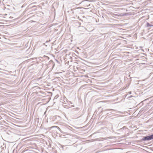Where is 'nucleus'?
I'll return each mask as SVG.
<instances>
[{
	"mask_svg": "<svg viewBox=\"0 0 153 153\" xmlns=\"http://www.w3.org/2000/svg\"><path fill=\"white\" fill-rule=\"evenodd\" d=\"M126 13H125L124 14H123L122 16H126Z\"/></svg>",
	"mask_w": 153,
	"mask_h": 153,
	"instance_id": "obj_6",
	"label": "nucleus"
},
{
	"mask_svg": "<svg viewBox=\"0 0 153 153\" xmlns=\"http://www.w3.org/2000/svg\"><path fill=\"white\" fill-rule=\"evenodd\" d=\"M56 127L59 129V131H61V129H60V128L59 127H58L57 126H56Z\"/></svg>",
	"mask_w": 153,
	"mask_h": 153,
	"instance_id": "obj_5",
	"label": "nucleus"
},
{
	"mask_svg": "<svg viewBox=\"0 0 153 153\" xmlns=\"http://www.w3.org/2000/svg\"><path fill=\"white\" fill-rule=\"evenodd\" d=\"M74 110L75 109V110H79V108H76L75 109L74 108Z\"/></svg>",
	"mask_w": 153,
	"mask_h": 153,
	"instance_id": "obj_4",
	"label": "nucleus"
},
{
	"mask_svg": "<svg viewBox=\"0 0 153 153\" xmlns=\"http://www.w3.org/2000/svg\"><path fill=\"white\" fill-rule=\"evenodd\" d=\"M62 148L63 149V146H62Z\"/></svg>",
	"mask_w": 153,
	"mask_h": 153,
	"instance_id": "obj_12",
	"label": "nucleus"
},
{
	"mask_svg": "<svg viewBox=\"0 0 153 153\" xmlns=\"http://www.w3.org/2000/svg\"><path fill=\"white\" fill-rule=\"evenodd\" d=\"M47 57L48 58V59H49V57H47Z\"/></svg>",
	"mask_w": 153,
	"mask_h": 153,
	"instance_id": "obj_13",
	"label": "nucleus"
},
{
	"mask_svg": "<svg viewBox=\"0 0 153 153\" xmlns=\"http://www.w3.org/2000/svg\"><path fill=\"white\" fill-rule=\"evenodd\" d=\"M56 61L57 62H58V60H57L56 59Z\"/></svg>",
	"mask_w": 153,
	"mask_h": 153,
	"instance_id": "obj_10",
	"label": "nucleus"
},
{
	"mask_svg": "<svg viewBox=\"0 0 153 153\" xmlns=\"http://www.w3.org/2000/svg\"><path fill=\"white\" fill-rule=\"evenodd\" d=\"M129 94H131V91H130V92H129Z\"/></svg>",
	"mask_w": 153,
	"mask_h": 153,
	"instance_id": "obj_9",
	"label": "nucleus"
},
{
	"mask_svg": "<svg viewBox=\"0 0 153 153\" xmlns=\"http://www.w3.org/2000/svg\"><path fill=\"white\" fill-rule=\"evenodd\" d=\"M10 19H12V18H13V17H10Z\"/></svg>",
	"mask_w": 153,
	"mask_h": 153,
	"instance_id": "obj_8",
	"label": "nucleus"
},
{
	"mask_svg": "<svg viewBox=\"0 0 153 153\" xmlns=\"http://www.w3.org/2000/svg\"><path fill=\"white\" fill-rule=\"evenodd\" d=\"M132 97V96H131H131H130L129 97H128V98H131V97Z\"/></svg>",
	"mask_w": 153,
	"mask_h": 153,
	"instance_id": "obj_7",
	"label": "nucleus"
},
{
	"mask_svg": "<svg viewBox=\"0 0 153 153\" xmlns=\"http://www.w3.org/2000/svg\"><path fill=\"white\" fill-rule=\"evenodd\" d=\"M153 139V134L143 137L142 139V141H149Z\"/></svg>",
	"mask_w": 153,
	"mask_h": 153,
	"instance_id": "obj_1",
	"label": "nucleus"
},
{
	"mask_svg": "<svg viewBox=\"0 0 153 153\" xmlns=\"http://www.w3.org/2000/svg\"><path fill=\"white\" fill-rule=\"evenodd\" d=\"M153 25L149 24V22H147L146 23V26L147 27L153 26Z\"/></svg>",
	"mask_w": 153,
	"mask_h": 153,
	"instance_id": "obj_2",
	"label": "nucleus"
},
{
	"mask_svg": "<svg viewBox=\"0 0 153 153\" xmlns=\"http://www.w3.org/2000/svg\"><path fill=\"white\" fill-rule=\"evenodd\" d=\"M35 3V2H33V3H32L31 4H33V3Z\"/></svg>",
	"mask_w": 153,
	"mask_h": 153,
	"instance_id": "obj_11",
	"label": "nucleus"
},
{
	"mask_svg": "<svg viewBox=\"0 0 153 153\" xmlns=\"http://www.w3.org/2000/svg\"><path fill=\"white\" fill-rule=\"evenodd\" d=\"M112 110H114L112 109H106V110H104V111H112Z\"/></svg>",
	"mask_w": 153,
	"mask_h": 153,
	"instance_id": "obj_3",
	"label": "nucleus"
}]
</instances>
